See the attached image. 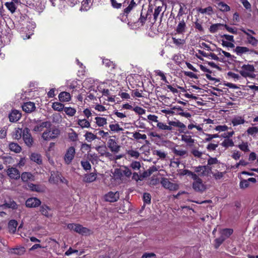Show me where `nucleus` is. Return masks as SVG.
<instances>
[{
  "label": "nucleus",
  "instance_id": "obj_1",
  "mask_svg": "<svg viewBox=\"0 0 258 258\" xmlns=\"http://www.w3.org/2000/svg\"><path fill=\"white\" fill-rule=\"evenodd\" d=\"M254 70L255 69L253 65L244 64L241 67V69L239 73L243 77L253 78L255 77V75L253 74Z\"/></svg>",
  "mask_w": 258,
  "mask_h": 258
},
{
  "label": "nucleus",
  "instance_id": "obj_2",
  "mask_svg": "<svg viewBox=\"0 0 258 258\" xmlns=\"http://www.w3.org/2000/svg\"><path fill=\"white\" fill-rule=\"evenodd\" d=\"M67 228L71 230L75 231L82 235L90 234V230L86 227H83L79 224H69L67 225Z\"/></svg>",
  "mask_w": 258,
  "mask_h": 258
},
{
  "label": "nucleus",
  "instance_id": "obj_3",
  "mask_svg": "<svg viewBox=\"0 0 258 258\" xmlns=\"http://www.w3.org/2000/svg\"><path fill=\"white\" fill-rule=\"evenodd\" d=\"M192 179L194 180L192 183V188L195 191L203 192L206 189V185L203 182L202 179L197 174H196V177H193Z\"/></svg>",
  "mask_w": 258,
  "mask_h": 258
},
{
  "label": "nucleus",
  "instance_id": "obj_4",
  "mask_svg": "<svg viewBox=\"0 0 258 258\" xmlns=\"http://www.w3.org/2000/svg\"><path fill=\"white\" fill-rule=\"evenodd\" d=\"M195 173L199 177L207 176L211 172V168L208 166H199L194 167Z\"/></svg>",
  "mask_w": 258,
  "mask_h": 258
},
{
  "label": "nucleus",
  "instance_id": "obj_5",
  "mask_svg": "<svg viewBox=\"0 0 258 258\" xmlns=\"http://www.w3.org/2000/svg\"><path fill=\"white\" fill-rule=\"evenodd\" d=\"M76 150L74 147H70L67 149L64 154L63 159L66 164H70L74 158Z\"/></svg>",
  "mask_w": 258,
  "mask_h": 258
},
{
  "label": "nucleus",
  "instance_id": "obj_6",
  "mask_svg": "<svg viewBox=\"0 0 258 258\" xmlns=\"http://www.w3.org/2000/svg\"><path fill=\"white\" fill-rule=\"evenodd\" d=\"M160 182L164 188L171 191L176 190L179 188L178 184L170 182L167 178H162Z\"/></svg>",
  "mask_w": 258,
  "mask_h": 258
},
{
  "label": "nucleus",
  "instance_id": "obj_7",
  "mask_svg": "<svg viewBox=\"0 0 258 258\" xmlns=\"http://www.w3.org/2000/svg\"><path fill=\"white\" fill-rule=\"evenodd\" d=\"M59 134L58 129H53L52 131H46L42 135V138L44 140H49L56 138Z\"/></svg>",
  "mask_w": 258,
  "mask_h": 258
},
{
  "label": "nucleus",
  "instance_id": "obj_8",
  "mask_svg": "<svg viewBox=\"0 0 258 258\" xmlns=\"http://www.w3.org/2000/svg\"><path fill=\"white\" fill-rule=\"evenodd\" d=\"M23 138L27 146L31 147L33 143V138L28 128H25L23 131Z\"/></svg>",
  "mask_w": 258,
  "mask_h": 258
},
{
  "label": "nucleus",
  "instance_id": "obj_9",
  "mask_svg": "<svg viewBox=\"0 0 258 258\" xmlns=\"http://www.w3.org/2000/svg\"><path fill=\"white\" fill-rule=\"evenodd\" d=\"M119 198V193L118 191H109L104 196L105 201L113 203L116 202Z\"/></svg>",
  "mask_w": 258,
  "mask_h": 258
},
{
  "label": "nucleus",
  "instance_id": "obj_10",
  "mask_svg": "<svg viewBox=\"0 0 258 258\" xmlns=\"http://www.w3.org/2000/svg\"><path fill=\"white\" fill-rule=\"evenodd\" d=\"M107 146L110 150L114 153L119 152L120 146L118 145L116 140L114 139L110 138L107 141Z\"/></svg>",
  "mask_w": 258,
  "mask_h": 258
},
{
  "label": "nucleus",
  "instance_id": "obj_11",
  "mask_svg": "<svg viewBox=\"0 0 258 258\" xmlns=\"http://www.w3.org/2000/svg\"><path fill=\"white\" fill-rule=\"evenodd\" d=\"M7 173L8 176L11 179L17 180L20 177L19 171L14 167H9L7 170Z\"/></svg>",
  "mask_w": 258,
  "mask_h": 258
},
{
  "label": "nucleus",
  "instance_id": "obj_12",
  "mask_svg": "<svg viewBox=\"0 0 258 258\" xmlns=\"http://www.w3.org/2000/svg\"><path fill=\"white\" fill-rule=\"evenodd\" d=\"M41 201L36 198H31L26 201V206L29 208H35L41 204Z\"/></svg>",
  "mask_w": 258,
  "mask_h": 258
},
{
  "label": "nucleus",
  "instance_id": "obj_13",
  "mask_svg": "<svg viewBox=\"0 0 258 258\" xmlns=\"http://www.w3.org/2000/svg\"><path fill=\"white\" fill-rule=\"evenodd\" d=\"M234 51L238 55L241 56L243 54L246 53H251L253 52V50L249 49L247 47L245 46H236L234 50Z\"/></svg>",
  "mask_w": 258,
  "mask_h": 258
},
{
  "label": "nucleus",
  "instance_id": "obj_14",
  "mask_svg": "<svg viewBox=\"0 0 258 258\" xmlns=\"http://www.w3.org/2000/svg\"><path fill=\"white\" fill-rule=\"evenodd\" d=\"M245 122L244 117L242 116L235 115L231 119V123L233 126L243 124Z\"/></svg>",
  "mask_w": 258,
  "mask_h": 258
},
{
  "label": "nucleus",
  "instance_id": "obj_15",
  "mask_svg": "<svg viewBox=\"0 0 258 258\" xmlns=\"http://www.w3.org/2000/svg\"><path fill=\"white\" fill-rule=\"evenodd\" d=\"M255 183L256 179L253 177L249 178L248 179H243L239 183V187L241 189H245L249 186V182Z\"/></svg>",
  "mask_w": 258,
  "mask_h": 258
},
{
  "label": "nucleus",
  "instance_id": "obj_16",
  "mask_svg": "<svg viewBox=\"0 0 258 258\" xmlns=\"http://www.w3.org/2000/svg\"><path fill=\"white\" fill-rule=\"evenodd\" d=\"M21 117V113L17 110H13L9 114V119L11 122H16Z\"/></svg>",
  "mask_w": 258,
  "mask_h": 258
},
{
  "label": "nucleus",
  "instance_id": "obj_17",
  "mask_svg": "<svg viewBox=\"0 0 258 258\" xmlns=\"http://www.w3.org/2000/svg\"><path fill=\"white\" fill-rule=\"evenodd\" d=\"M61 175L57 172H51V176L49 179V182L53 184H57L59 182Z\"/></svg>",
  "mask_w": 258,
  "mask_h": 258
},
{
  "label": "nucleus",
  "instance_id": "obj_18",
  "mask_svg": "<svg viewBox=\"0 0 258 258\" xmlns=\"http://www.w3.org/2000/svg\"><path fill=\"white\" fill-rule=\"evenodd\" d=\"M20 177H21L22 180L25 182L32 181L35 179L34 175L29 172H23Z\"/></svg>",
  "mask_w": 258,
  "mask_h": 258
},
{
  "label": "nucleus",
  "instance_id": "obj_19",
  "mask_svg": "<svg viewBox=\"0 0 258 258\" xmlns=\"http://www.w3.org/2000/svg\"><path fill=\"white\" fill-rule=\"evenodd\" d=\"M28 187L33 191H36L38 192H43L45 191V187L40 185L29 183L28 184Z\"/></svg>",
  "mask_w": 258,
  "mask_h": 258
},
{
  "label": "nucleus",
  "instance_id": "obj_20",
  "mask_svg": "<svg viewBox=\"0 0 258 258\" xmlns=\"http://www.w3.org/2000/svg\"><path fill=\"white\" fill-rule=\"evenodd\" d=\"M181 141L187 144V145L192 146L195 143V140L191 136L187 134L181 135Z\"/></svg>",
  "mask_w": 258,
  "mask_h": 258
},
{
  "label": "nucleus",
  "instance_id": "obj_21",
  "mask_svg": "<svg viewBox=\"0 0 258 258\" xmlns=\"http://www.w3.org/2000/svg\"><path fill=\"white\" fill-rule=\"evenodd\" d=\"M96 173L92 172L89 174H86L84 175L83 178V181L87 183H90L94 181L96 179Z\"/></svg>",
  "mask_w": 258,
  "mask_h": 258
},
{
  "label": "nucleus",
  "instance_id": "obj_22",
  "mask_svg": "<svg viewBox=\"0 0 258 258\" xmlns=\"http://www.w3.org/2000/svg\"><path fill=\"white\" fill-rule=\"evenodd\" d=\"M35 108V104L31 102L25 103L22 105V109L26 112H31L34 110Z\"/></svg>",
  "mask_w": 258,
  "mask_h": 258
},
{
  "label": "nucleus",
  "instance_id": "obj_23",
  "mask_svg": "<svg viewBox=\"0 0 258 258\" xmlns=\"http://www.w3.org/2000/svg\"><path fill=\"white\" fill-rule=\"evenodd\" d=\"M186 30V24L184 20L181 21L177 25L175 29L176 32L178 34H183Z\"/></svg>",
  "mask_w": 258,
  "mask_h": 258
},
{
  "label": "nucleus",
  "instance_id": "obj_24",
  "mask_svg": "<svg viewBox=\"0 0 258 258\" xmlns=\"http://www.w3.org/2000/svg\"><path fill=\"white\" fill-rule=\"evenodd\" d=\"M242 31L247 36V40L248 43L254 46H255L257 45L258 40L255 37L251 36V35L249 34L245 30H242Z\"/></svg>",
  "mask_w": 258,
  "mask_h": 258
},
{
  "label": "nucleus",
  "instance_id": "obj_25",
  "mask_svg": "<svg viewBox=\"0 0 258 258\" xmlns=\"http://www.w3.org/2000/svg\"><path fill=\"white\" fill-rule=\"evenodd\" d=\"M49 123L48 122H43L40 124H36L33 128L32 131L35 133H38L42 132L44 127H46L47 125H49Z\"/></svg>",
  "mask_w": 258,
  "mask_h": 258
},
{
  "label": "nucleus",
  "instance_id": "obj_26",
  "mask_svg": "<svg viewBox=\"0 0 258 258\" xmlns=\"http://www.w3.org/2000/svg\"><path fill=\"white\" fill-rule=\"evenodd\" d=\"M35 28V24L33 22H29V24L27 25V29H28V33H26V37H25L24 36L22 37H23L24 39H29L30 37V36L33 34V31Z\"/></svg>",
  "mask_w": 258,
  "mask_h": 258
},
{
  "label": "nucleus",
  "instance_id": "obj_27",
  "mask_svg": "<svg viewBox=\"0 0 258 258\" xmlns=\"http://www.w3.org/2000/svg\"><path fill=\"white\" fill-rule=\"evenodd\" d=\"M58 98L61 102H68L71 100V97L69 93L62 92L59 94Z\"/></svg>",
  "mask_w": 258,
  "mask_h": 258
},
{
  "label": "nucleus",
  "instance_id": "obj_28",
  "mask_svg": "<svg viewBox=\"0 0 258 258\" xmlns=\"http://www.w3.org/2000/svg\"><path fill=\"white\" fill-rule=\"evenodd\" d=\"M30 159L38 164H41L42 162V157L40 154L36 153H33L31 154Z\"/></svg>",
  "mask_w": 258,
  "mask_h": 258
},
{
  "label": "nucleus",
  "instance_id": "obj_29",
  "mask_svg": "<svg viewBox=\"0 0 258 258\" xmlns=\"http://www.w3.org/2000/svg\"><path fill=\"white\" fill-rule=\"evenodd\" d=\"M18 226V222L15 220H11L8 223V229L10 233H14L16 231V228Z\"/></svg>",
  "mask_w": 258,
  "mask_h": 258
},
{
  "label": "nucleus",
  "instance_id": "obj_30",
  "mask_svg": "<svg viewBox=\"0 0 258 258\" xmlns=\"http://www.w3.org/2000/svg\"><path fill=\"white\" fill-rule=\"evenodd\" d=\"M77 124L82 128H89L91 126L90 122L86 119H79Z\"/></svg>",
  "mask_w": 258,
  "mask_h": 258
},
{
  "label": "nucleus",
  "instance_id": "obj_31",
  "mask_svg": "<svg viewBox=\"0 0 258 258\" xmlns=\"http://www.w3.org/2000/svg\"><path fill=\"white\" fill-rule=\"evenodd\" d=\"M233 232L232 229H224L220 231V236L225 240L233 233Z\"/></svg>",
  "mask_w": 258,
  "mask_h": 258
},
{
  "label": "nucleus",
  "instance_id": "obj_32",
  "mask_svg": "<svg viewBox=\"0 0 258 258\" xmlns=\"http://www.w3.org/2000/svg\"><path fill=\"white\" fill-rule=\"evenodd\" d=\"M95 122L96 124L99 127L104 126L105 125H106L107 119L105 117H96L95 118Z\"/></svg>",
  "mask_w": 258,
  "mask_h": 258
},
{
  "label": "nucleus",
  "instance_id": "obj_33",
  "mask_svg": "<svg viewBox=\"0 0 258 258\" xmlns=\"http://www.w3.org/2000/svg\"><path fill=\"white\" fill-rule=\"evenodd\" d=\"M14 2L12 1L11 2H6L5 4L6 8L10 11L12 14L14 13L17 9V6Z\"/></svg>",
  "mask_w": 258,
  "mask_h": 258
},
{
  "label": "nucleus",
  "instance_id": "obj_34",
  "mask_svg": "<svg viewBox=\"0 0 258 258\" xmlns=\"http://www.w3.org/2000/svg\"><path fill=\"white\" fill-rule=\"evenodd\" d=\"M157 127L159 130L161 131H170L172 130V126H170L169 125H167L166 124L160 121L158 122V123H157Z\"/></svg>",
  "mask_w": 258,
  "mask_h": 258
},
{
  "label": "nucleus",
  "instance_id": "obj_35",
  "mask_svg": "<svg viewBox=\"0 0 258 258\" xmlns=\"http://www.w3.org/2000/svg\"><path fill=\"white\" fill-rule=\"evenodd\" d=\"M9 149L11 151L18 153L21 151V147L17 144L15 143H11L9 144Z\"/></svg>",
  "mask_w": 258,
  "mask_h": 258
},
{
  "label": "nucleus",
  "instance_id": "obj_36",
  "mask_svg": "<svg viewBox=\"0 0 258 258\" xmlns=\"http://www.w3.org/2000/svg\"><path fill=\"white\" fill-rule=\"evenodd\" d=\"M217 8L220 11L226 12L230 10V8L229 6L223 2H219L217 4Z\"/></svg>",
  "mask_w": 258,
  "mask_h": 258
},
{
  "label": "nucleus",
  "instance_id": "obj_37",
  "mask_svg": "<svg viewBox=\"0 0 258 258\" xmlns=\"http://www.w3.org/2000/svg\"><path fill=\"white\" fill-rule=\"evenodd\" d=\"M168 124L170 126H173L180 128H185L186 127L185 125L179 120L170 121L168 122Z\"/></svg>",
  "mask_w": 258,
  "mask_h": 258
},
{
  "label": "nucleus",
  "instance_id": "obj_38",
  "mask_svg": "<svg viewBox=\"0 0 258 258\" xmlns=\"http://www.w3.org/2000/svg\"><path fill=\"white\" fill-rule=\"evenodd\" d=\"M50 210V209L46 205H42L40 207V212L41 214L47 217L51 216V214L49 213Z\"/></svg>",
  "mask_w": 258,
  "mask_h": 258
},
{
  "label": "nucleus",
  "instance_id": "obj_39",
  "mask_svg": "<svg viewBox=\"0 0 258 258\" xmlns=\"http://www.w3.org/2000/svg\"><path fill=\"white\" fill-rule=\"evenodd\" d=\"M225 173L226 172H220L218 170H216L212 173L213 177L216 180L222 179Z\"/></svg>",
  "mask_w": 258,
  "mask_h": 258
},
{
  "label": "nucleus",
  "instance_id": "obj_40",
  "mask_svg": "<svg viewBox=\"0 0 258 258\" xmlns=\"http://www.w3.org/2000/svg\"><path fill=\"white\" fill-rule=\"evenodd\" d=\"M3 209L11 208L15 209L17 208V204L14 201H10L8 203H5L1 206Z\"/></svg>",
  "mask_w": 258,
  "mask_h": 258
},
{
  "label": "nucleus",
  "instance_id": "obj_41",
  "mask_svg": "<svg viewBox=\"0 0 258 258\" xmlns=\"http://www.w3.org/2000/svg\"><path fill=\"white\" fill-rule=\"evenodd\" d=\"M86 140L88 142H91L92 141L97 139V136L91 132H87L84 135Z\"/></svg>",
  "mask_w": 258,
  "mask_h": 258
},
{
  "label": "nucleus",
  "instance_id": "obj_42",
  "mask_svg": "<svg viewBox=\"0 0 258 258\" xmlns=\"http://www.w3.org/2000/svg\"><path fill=\"white\" fill-rule=\"evenodd\" d=\"M172 39L173 43L178 47L182 46L185 43V40L184 39L176 38L173 37Z\"/></svg>",
  "mask_w": 258,
  "mask_h": 258
},
{
  "label": "nucleus",
  "instance_id": "obj_43",
  "mask_svg": "<svg viewBox=\"0 0 258 258\" xmlns=\"http://www.w3.org/2000/svg\"><path fill=\"white\" fill-rule=\"evenodd\" d=\"M198 11L201 14H207L209 15H211L213 13V8L211 6L204 9L199 8Z\"/></svg>",
  "mask_w": 258,
  "mask_h": 258
},
{
  "label": "nucleus",
  "instance_id": "obj_44",
  "mask_svg": "<svg viewBox=\"0 0 258 258\" xmlns=\"http://www.w3.org/2000/svg\"><path fill=\"white\" fill-rule=\"evenodd\" d=\"M52 108L56 111H60L64 109V105L62 103L55 102L52 103Z\"/></svg>",
  "mask_w": 258,
  "mask_h": 258
},
{
  "label": "nucleus",
  "instance_id": "obj_45",
  "mask_svg": "<svg viewBox=\"0 0 258 258\" xmlns=\"http://www.w3.org/2000/svg\"><path fill=\"white\" fill-rule=\"evenodd\" d=\"M70 131L68 133L69 139L72 141H76L78 139V134L73 129H70Z\"/></svg>",
  "mask_w": 258,
  "mask_h": 258
},
{
  "label": "nucleus",
  "instance_id": "obj_46",
  "mask_svg": "<svg viewBox=\"0 0 258 258\" xmlns=\"http://www.w3.org/2000/svg\"><path fill=\"white\" fill-rule=\"evenodd\" d=\"M221 146L225 148L232 147L234 146V142L232 139L225 138L224 140L221 143Z\"/></svg>",
  "mask_w": 258,
  "mask_h": 258
},
{
  "label": "nucleus",
  "instance_id": "obj_47",
  "mask_svg": "<svg viewBox=\"0 0 258 258\" xmlns=\"http://www.w3.org/2000/svg\"><path fill=\"white\" fill-rule=\"evenodd\" d=\"M64 111L69 116H73L76 113V109L71 107H64Z\"/></svg>",
  "mask_w": 258,
  "mask_h": 258
},
{
  "label": "nucleus",
  "instance_id": "obj_48",
  "mask_svg": "<svg viewBox=\"0 0 258 258\" xmlns=\"http://www.w3.org/2000/svg\"><path fill=\"white\" fill-rule=\"evenodd\" d=\"M224 26V25L223 24H219V23H217V24H213V25H212L210 27V31L211 32V33H215L219 29H221V27H223Z\"/></svg>",
  "mask_w": 258,
  "mask_h": 258
},
{
  "label": "nucleus",
  "instance_id": "obj_49",
  "mask_svg": "<svg viewBox=\"0 0 258 258\" xmlns=\"http://www.w3.org/2000/svg\"><path fill=\"white\" fill-rule=\"evenodd\" d=\"M126 153L135 159H138L140 156V153L138 151L132 149L127 150Z\"/></svg>",
  "mask_w": 258,
  "mask_h": 258
},
{
  "label": "nucleus",
  "instance_id": "obj_50",
  "mask_svg": "<svg viewBox=\"0 0 258 258\" xmlns=\"http://www.w3.org/2000/svg\"><path fill=\"white\" fill-rule=\"evenodd\" d=\"M110 130L114 132H118L123 131V128L120 127L118 123L110 124L109 126Z\"/></svg>",
  "mask_w": 258,
  "mask_h": 258
},
{
  "label": "nucleus",
  "instance_id": "obj_51",
  "mask_svg": "<svg viewBox=\"0 0 258 258\" xmlns=\"http://www.w3.org/2000/svg\"><path fill=\"white\" fill-rule=\"evenodd\" d=\"M113 174L115 178L121 179L122 176V169H115Z\"/></svg>",
  "mask_w": 258,
  "mask_h": 258
},
{
  "label": "nucleus",
  "instance_id": "obj_52",
  "mask_svg": "<svg viewBox=\"0 0 258 258\" xmlns=\"http://www.w3.org/2000/svg\"><path fill=\"white\" fill-rule=\"evenodd\" d=\"M196 173H195V172H192L187 169L183 170L181 171L180 173H179V174L181 175H187L188 176H190L191 178L196 177Z\"/></svg>",
  "mask_w": 258,
  "mask_h": 258
},
{
  "label": "nucleus",
  "instance_id": "obj_53",
  "mask_svg": "<svg viewBox=\"0 0 258 258\" xmlns=\"http://www.w3.org/2000/svg\"><path fill=\"white\" fill-rule=\"evenodd\" d=\"M247 133L248 135L251 136H255V134L258 133V127H250L247 130Z\"/></svg>",
  "mask_w": 258,
  "mask_h": 258
},
{
  "label": "nucleus",
  "instance_id": "obj_54",
  "mask_svg": "<svg viewBox=\"0 0 258 258\" xmlns=\"http://www.w3.org/2000/svg\"><path fill=\"white\" fill-rule=\"evenodd\" d=\"M103 63L108 68H110L111 69L114 68L115 65L114 63L108 59H103L102 60Z\"/></svg>",
  "mask_w": 258,
  "mask_h": 258
},
{
  "label": "nucleus",
  "instance_id": "obj_55",
  "mask_svg": "<svg viewBox=\"0 0 258 258\" xmlns=\"http://www.w3.org/2000/svg\"><path fill=\"white\" fill-rule=\"evenodd\" d=\"M22 133V129L18 128L15 131L13 134V138L16 140H19L21 138Z\"/></svg>",
  "mask_w": 258,
  "mask_h": 258
},
{
  "label": "nucleus",
  "instance_id": "obj_56",
  "mask_svg": "<svg viewBox=\"0 0 258 258\" xmlns=\"http://www.w3.org/2000/svg\"><path fill=\"white\" fill-rule=\"evenodd\" d=\"M133 137L136 140H146L147 139V136L145 134H141L139 132L135 133L133 134Z\"/></svg>",
  "mask_w": 258,
  "mask_h": 258
},
{
  "label": "nucleus",
  "instance_id": "obj_57",
  "mask_svg": "<svg viewBox=\"0 0 258 258\" xmlns=\"http://www.w3.org/2000/svg\"><path fill=\"white\" fill-rule=\"evenodd\" d=\"M136 4L134 2V0H132L128 6L124 9V13L126 14L129 13L131 12V11L133 9V8L136 6Z\"/></svg>",
  "mask_w": 258,
  "mask_h": 258
},
{
  "label": "nucleus",
  "instance_id": "obj_58",
  "mask_svg": "<svg viewBox=\"0 0 258 258\" xmlns=\"http://www.w3.org/2000/svg\"><path fill=\"white\" fill-rule=\"evenodd\" d=\"M228 127L226 125H220L216 126L214 130L218 132H225L227 131Z\"/></svg>",
  "mask_w": 258,
  "mask_h": 258
},
{
  "label": "nucleus",
  "instance_id": "obj_59",
  "mask_svg": "<svg viewBox=\"0 0 258 258\" xmlns=\"http://www.w3.org/2000/svg\"><path fill=\"white\" fill-rule=\"evenodd\" d=\"M154 154L158 156L161 159H164L167 155L166 153L161 150L154 151Z\"/></svg>",
  "mask_w": 258,
  "mask_h": 258
},
{
  "label": "nucleus",
  "instance_id": "obj_60",
  "mask_svg": "<svg viewBox=\"0 0 258 258\" xmlns=\"http://www.w3.org/2000/svg\"><path fill=\"white\" fill-rule=\"evenodd\" d=\"M133 110L138 114L142 115L146 113V110L143 108L136 106L133 108Z\"/></svg>",
  "mask_w": 258,
  "mask_h": 258
},
{
  "label": "nucleus",
  "instance_id": "obj_61",
  "mask_svg": "<svg viewBox=\"0 0 258 258\" xmlns=\"http://www.w3.org/2000/svg\"><path fill=\"white\" fill-rule=\"evenodd\" d=\"M25 250L24 247H20L14 248L13 249L12 252L18 255H22L24 253Z\"/></svg>",
  "mask_w": 258,
  "mask_h": 258
},
{
  "label": "nucleus",
  "instance_id": "obj_62",
  "mask_svg": "<svg viewBox=\"0 0 258 258\" xmlns=\"http://www.w3.org/2000/svg\"><path fill=\"white\" fill-rule=\"evenodd\" d=\"M131 167L134 170H139L141 168V164L140 162L134 161L131 164Z\"/></svg>",
  "mask_w": 258,
  "mask_h": 258
},
{
  "label": "nucleus",
  "instance_id": "obj_63",
  "mask_svg": "<svg viewBox=\"0 0 258 258\" xmlns=\"http://www.w3.org/2000/svg\"><path fill=\"white\" fill-rule=\"evenodd\" d=\"M218 147V143H210L208 145L207 149L209 151H213L216 150Z\"/></svg>",
  "mask_w": 258,
  "mask_h": 258
},
{
  "label": "nucleus",
  "instance_id": "obj_64",
  "mask_svg": "<svg viewBox=\"0 0 258 258\" xmlns=\"http://www.w3.org/2000/svg\"><path fill=\"white\" fill-rule=\"evenodd\" d=\"M239 148L240 150L244 152L249 151V148L247 143H242L239 145Z\"/></svg>",
  "mask_w": 258,
  "mask_h": 258
}]
</instances>
